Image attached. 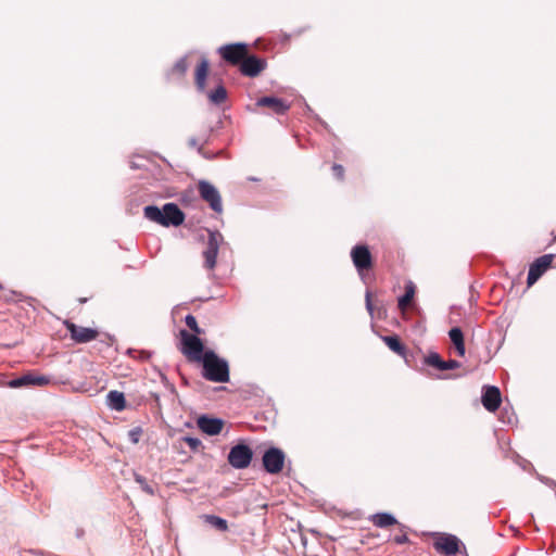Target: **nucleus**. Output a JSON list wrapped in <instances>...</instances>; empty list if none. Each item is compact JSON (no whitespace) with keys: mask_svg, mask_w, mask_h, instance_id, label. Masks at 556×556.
Returning a JSON list of instances; mask_svg holds the SVG:
<instances>
[{"mask_svg":"<svg viewBox=\"0 0 556 556\" xmlns=\"http://www.w3.org/2000/svg\"><path fill=\"white\" fill-rule=\"evenodd\" d=\"M142 431L140 428H136L129 431V439L132 443H138Z\"/></svg>","mask_w":556,"mask_h":556,"instance_id":"obj_33","label":"nucleus"},{"mask_svg":"<svg viewBox=\"0 0 556 556\" xmlns=\"http://www.w3.org/2000/svg\"><path fill=\"white\" fill-rule=\"evenodd\" d=\"M425 363L439 370L456 369L460 366V364L455 359L443 361L438 353H430L425 357Z\"/></svg>","mask_w":556,"mask_h":556,"instance_id":"obj_17","label":"nucleus"},{"mask_svg":"<svg viewBox=\"0 0 556 556\" xmlns=\"http://www.w3.org/2000/svg\"><path fill=\"white\" fill-rule=\"evenodd\" d=\"M163 218L168 226H180L185 222V214L175 203H166L163 206Z\"/></svg>","mask_w":556,"mask_h":556,"instance_id":"obj_14","label":"nucleus"},{"mask_svg":"<svg viewBox=\"0 0 556 556\" xmlns=\"http://www.w3.org/2000/svg\"><path fill=\"white\" fill-rule=\"evenodd\" d=\"M223 235L218 231H208V240L206 248L203 251L204 267L214 269L216 266V258L219 250V244L223 242Z\"/></svg>","mask_w":556,"mask_h":556,"instance_id":"obj_6","label":"nucleus"},{"mask_svg":"<svg viewBox=\"0 0 556 556\" xmlns=\"http://www.w3.org/2000/svg\"><path fill=\"white\" fill-rule=\"evenodd\" d=\"M49 379L45 376L24 375L10 382L12 388H20L24 386H46Z\"/></svg>","mask_w":556,"mask_h":556,"instance_id":"obj_18","label":"nucleus"},{"mask_svg":"<svg viewBox=\"0 0 556 556\" xmlns=\"http://www.w3.org/2000/svg\"><path fill=\"white\" fill-rule=\"evenodd\" d=\"M352 262L359 274L372 268V255L365 244H357L351 250Z\"/></svg>","mask_w":556,"mask_h":556,"instance_id":"obj_7","label":"nucleus"},{"mask_svg":"<svg viewBox=\"0 0 556 556\" xmlns=\"http://www.w3.org/2000/svg\"><path fill=\"white\" fill-rule=\"evenodd\" d=\"M204 521L212 527L216 528L217 530L225 532L228 530V522L226 519L220 518L215 515H203L202 517Z\"/></svg>","mask_w":556,"mask_h":556,"instance_id":"obj_26","label":"nucleus"},{"mask_svg":"<svg viewBox=\"0 0 556 556\" xmlns=\"http://www.w3.org/2000/svg\"><path fill=\"white\" fill-rule=\"evenodd\" d=\"M394 542L396 544H404L408 542V536L406 534L396 535L394 536Z\"/></svg>","mask_w":556,"mask_h":556,"instance_id":"obj_34","label":"nucleus"},{"mask_svg":"<svg viewBox=\"0 0 556 556\" xmlns=\"http://www.w3.org/2000/svg\"><path fill=\"white\" fill-rule=\"evenodd\" d=\"M285 453L278 447L268 448L263 455L264 469L271 475H277L282 471L285 466Z\"/></svg>","mask_w":556,"mask_h":556,"instance_id":"obj_8","label":"nucleus"},{"mask_svg":"<svg viewBox=\"0 0 556 556\" xmlns=\"http://www.w3.org/2000/svg\"><path fill=\"white\" fill-rule=\"evenodd\" d=\"M64 325L67 331L71 333V338L77 343L90 342L92 340H96L99 336L98 330L88 327L77 326L70 320H65Z\"/></svg>","mask_w":556,"mask_h":556,"instance_id":"obj_11","label":"nucleus"},{"mask_svg":"<svg viewBox=\"0 0 556 556\" xmlns=\"http://www.w3.org/2000/svg\"><path fill=\"white\" fill-rule=\"evenodd\" d=\"M460 540L450 533H435L433 547L437 552L444 555H456L459 552Z\"/></svg>","mask_w":556,"mask_h":556,"instance_id":"obj_5","label":"nucleus"},{"mask_svg":"<svg viewBox=\"0 0 556 556\" xmlns=\"http://www.w3.org/2000/svg\"><path fill=\"white\" fill-rule=\"evenodd\" d=\"M188 70V62L186 58L179 59L172 68V74L178 77H184Z\"/></svg>","mask_w":556,"mask_h":556,"instance_id":"obj_28","label":"nucleus"},{"mask_svg":"<svg viewBox=\"0 0 556 556\" xmlns=\"http://www.w3.org/2000/svg\"><path fill=\"white\" fill-rule=\"evenodd\" d=\"M200 197L208 203L210 207L216 212H223V203L219 191L208 181H200L198 185Z\"/></svg>","mask_w":556,"mask_h":556,"instance_id":"obj_9","label":"nucleus"},{"mask_svg":"<svg viewBox=\"0 0 556 556\" xmlns=\"http://www.w3.org/2000/svg\"><path fill=\"white\" fill-rule=\"evenodd\" d=\"M182 441L194 452L202 445V442L198 438L185 437Z\"/></svg>","mask_w":556,"mask_h":556,"instance_id":"obj_30","label":"nucleus"},{"mask_svg":"<svg viewBox=\"0 0 556 556\" xmlns=\"http://www.w3.org/2000/svg\"><path fill=\"white\" fill-rule=\"evenodd\" d=\"M415 285L413 282H408L405 286V293L403 296L399 299V308L402 313L406 311V308L412 304L415 296Z\"/></svg>","mask_w":556,"mask_h":556,"instance_id":"obj_22","label":"nucleus"},{"mask_svg":"<svg viewBox=\"0 0 556 556\" xmlns=\"http://www.w3.org/2000/svg\"><path fill=\"white\" fill-rule=\"evenodd\" d=\"M189 146H190V147H197V146H198V140H197L195 138H191V139L189 140Z\"/></svg>","mask_w":556,"mask_h":556,"instance_id":"obj_36","label":"nucleus"},{"mask_svg":"<svg viewBox=\"0 0 556 556\" xmlns=\"http://www.w3.org/2000/svg\"><path fill=\"white\" fill-rule=\"evenodd\" d=\"M481 402L486 410L491 413L497 410L502 403L500 389L494 386L484 387Z\"/></svg>","mask_w":556,"mask_h":556,"instance_id":"obj_12","label":"nucleus"},{"mask_svg":"<svg viewBox=\"0 0 556 556\" xmlns=\"http://www.w3.org/2000/svg\"><path fill=\"white\" fill-rule=\"evenodd\" d=\"M144 217L151 222L160 224L162 226H166V223L163 218V208L160 210L155 205H148L143 210Z\"/></svg>","mask_w":556,"mask_h":556,"instance_id":"obj_23","label":"nucleus"},{"mask_svg":"<svg viewBox=\"0 0 556 556\" xmlns=\"http://www.w3.org/2000/svg\"><path fill=\"white\" fill-rule=\"evenodd\" d=\"M185 321L188 328L193 332L192 334L200 336L204 333V330L199 327L198 321L193 315H187Z\"/></svg>","mask_w":556,"mask_h":556,"instance_id":"obj_29","label":"nucleus"},{"mask_svg":"<svg viewBox=\"0 0 556 556\" xmlns=\"http://www.w3.org/2000/svg\"><path fill=\"white\" fill-rule=\"evenodd\" d=\"M450 339L455 345L456 352L459 356L465 355V342H464V334L460 328L455 327L452 328L448 332Z\"/></svg>","mask_w":556,"mask_h":556,"instance_id":"obj_20","label":"nucleus"},{"mask_svg":"<svg viewBox=\"0 0 556 556\" xmlns=\"http://www.w3.org/2000/svg\"><path fill=\"white\" fill-rule=\"evenodd\" d=\"M382 341L386 343V345L391 351H393L397 355L403 356V357L406 355V348L401 342L400 338L396 334H394V336H384V337H382Z\"/></svg>","mask_w":556,"mask_h":556,"instance_id":"obj_21","label":"nucleus"},{"mask_svg":"<svg viewBox=\"0 0 556 556\" xmlns=\"http://www.w3.org/2000/svg\"><path fill=\"white\" fill-rule=\"evenodd\" d=\"M366 307L370 315H372V303H371V295L369 292L366 293Z\"/></svg>","mask_w":556,"mask_h":556,"instance_id":"obj_35","label":"nucleus"},{"mask_svg":"<svg viewBox=\"0 0 556 556\" xmlns=\"http://www.w3.org/2000/svg\"><path fill=\"white\" fill-rule=\"evenodd\" d=\"M181 341V353L187 357L189 362L200 363L204 357V345L199 336L192 334L187 330H180L179 332Z\"/></svg>","mask_w":556,"mask_h":556,"instance_id":"obj_2","label":"nucleus"},{"mask_svg":"<svg viewBox=\"0 0 556 556\" xmlns=\"http://www.w3.org/2000/svg\"><path fill=\"white\" fill-rule=\"evenodd\" d=\"M197 424L199 429L208 435H216L220 433L224 427V421L222 419L211 418L207 416L199 417Z\"/></svg>","mask_w":556,"mask_h":556,"instance_id":"obj_16","label":"nucleus"},{"mask_svg":"<svg viewBox=\"0 0 556 556\" xmlns=\"http://www.w3.org/2000/svg\"><path fill=\"white\" fill-rule=\"evenodd\" d=\"M78 301H79L80 304H83V303H86L88 301V298H79Z\"/></svg>","mask_w":556,"mask_h":556,"instance_id":"obj_37","label":"nucleus"},{"mask_svg":"<svg viewBox=\"0 0 556 556\" xmlns=\"http://www.w3.org/2000/svg\"><path fill=\"white\" fill-rule=\"evenodd\" d=\"M208 99L214 104H222L227 99V90L223 85H219L208 93Z\"/></svg>","mask_w":556,"mask_h":556,"instance_id":"obj_27","label":"nucleus"},{"mask_svg":"<svg viewBox=\"0 0 556 556\" xmlns=\"http://www.w3.org/2000/svg\"><path fill=\"white\" fill-rule=\"evenodd\" d=\"M218 53L225 62L240 66L249 54V46L242 42L228 43L219 47Z\"/></svg>","mask_w":556,"mask_h":556,"instance_id":"obj_3","label":"nucleus"},{"mask_svg":"<svg viewBox=\"0 0 556 556\" xmlns=\"http://www.w3.org/2000/svg\"><path fill=\"white\" fill-rule=\"evenodd\" d=\"M256 105L262 108H268L275 114L278 115L285 114L290 109V104H288L285 100L275 97L260 98L256 102Z\"/></svg>","mask_w":556,"mask_h":556,"instance_id":"obj_15","label":"nucleus"},{"mask_svg":"<svg viewBox=\"0 0 556 556\" xmlns=\"http://www.w3.org/2000/svg\"><path fill=\"white\" fill-rule=\"evenodd\" d=\"M371 521L378 528H388L397 523V520L392 515L387 513L374 515Z\"/></svg>","mask_w":556,"mask_h":556,"instance_id":"obj_25","label":"nucleus"},{"mask_svg":"<svg viewBox=\"0 0 556 556\" xmlns=\"http://www.w3.org/2000/svg\"><path fill=\"white\" fill-rule=\"evenodd\" d=\"M136 481L140 484L141 489L150 494V495H153L154 494V490L152 489V486L147 482V480L141 477V476H136Z\"/></svg>","mask_w":556,"mask_h":556,"instance_id":"obj_31","label":"nucleus"},{"mask_svg":"<svg viewBox=\"0 0 556 556\" xmlns=\"http://www.w3.org/2000/svg\"><path fill=\"white\" fill-rule=\"evenodd\" d=\"M265 66L266 62L263 59L248 54L241 62L240 72L244 76L255 77L261 74Z\"/></svg>","mask_w":556,"mask_h":556,"instance_id":"obj_13","label":"nucleus"},{"mask_svg":"<svg viewBox=\"0 0 556 556\" xmlns=\"http://www.w3.org/2000/svg\"><path fill=\"white\" fill-rule=\"evenodd\" d=\"M553 240L556 241V233L554 235V239Z\"/></svg>","mask_w":556,"mask_h":556,"instance_id":"obj_38","label":"nucleus"},{"mask_svg":"<svg viewBox=\"0 0 556 556\" xmlns=\"http://www.w3.org/2000/svg\"><path fill=\"white\" fill-rule=\"evenodd\" d=\"M200 363L202 364V376L206 380L219 383L229 381V365L227 361L220 358L214 351H205L204 357Z\"/></svg>","mask_w":556,"mask_h":556,"instance_id":"obj_1","label":"nucleus"},{"mask_svg":"<svg viewBox=\"0 0 556 556\" xmlns=\"http://www.w3.org/2000/svg\"><path fill=\"white\" fill-rule=\"evenodd\" d=\"M210 64L205 58H202L195 68L194 81L195 86L200 91L205 90L206 77L208 74Z\"/></svg>","mask_w":556,"mask_h":556,"instance_id":"obj_19","label":"nucleus"},{"mask_svg":"<svg viewBox=\"0 0 556 556\" xmlns=\"http://www.w3.org/2000/svg\"><path fill=\"white\" fill-rule=\"evenodd\" d=\"M253 458V451L247 444H237L229 451L227 460L236 469L248 468Z\"/></svg>","mask_w":556,"mask_h":556,"instance_id":"obj_4","label":"nucleus"},{"mask_svg":"<svg viewBox=\"0 0 556 556\" xmlns=\"http://www.w3.org/2000/svg\"><path fill=\"white\" fill-rule=\"evenodd\" d=\"M554 254H545L538 257L529 267L527 285L533 286L540 277L552 266Z\"/></svg>","mask_w":556,"mask_h":556,"instance_id":"obj_10","label":"nucleus"},{"mask_svg":"<svg viewBox=\"0 0 556 556\" xmlns=\"http://www.w3.org/2000/svg\"><path fill=\"white\" fill-rule=\"evenodd\" d=\"M108 401L111 408L115 410H123L126 407V400L124 393L118 391H110L108 394Z\"/></svg>","mask_w":556,"mask_h":556,"instance_id":"obj_24","label":"nucleus"},{"mask_svg":"<svg viewBox=\"0 0 556 556\" xmlns=\"http://www.w3.org/2000/svg\"><path fill=\"white\" fill-rule=\"evenodd\" d=\"M332 172H333L334 177L338 180H343L344 179V167L342 165L333 164Z\"/></svg>","mask_w":556,"mask_h":556,"instance_id":"obj_32","label":"nucleus"}]
</instances>
